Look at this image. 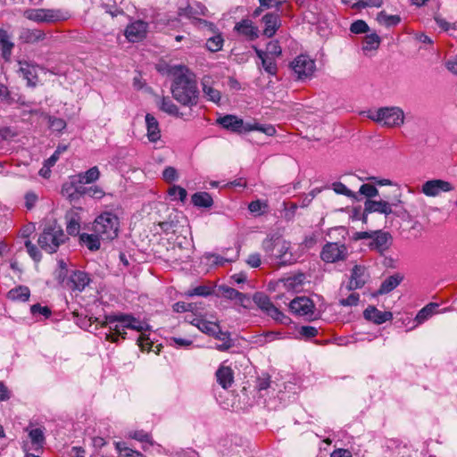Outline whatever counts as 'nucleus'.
I'll list each match as a JSON object with an SVG mask.
<instances>
[{"instance_id": "f257e3e1", "label": "nucleus", "mask_w": 457, "mask_h": 457, "mask_svg": "<svg viewBox=\"0 0 457 457\" xmlns=\"http://www.w3.org/2000/svg\"><path fill=\"white\" fill-rule=\"evenodd\" d=\"M172 76V96L184 106H195L198 103L199 91L195 74L185 65H173L168 70Z\"/></svg>"}, {"instance_id": "f03ea898", "label": "nucleus", "mask_w": 457, "mask_h": 457, "mask_svg": "<svg viewBox=\"0 0 457 457\" xmlns=\"http://www.w3.org/2000/svg\"><path fill=\"white\" fill-rule=\"evenodd\" d=\"M368 118L386 128H398L404 123L405 116L402 108L389 106L370 112Z\"/></svg>"}, {"instance_id": "7ed1b4c3", "label": "nucleus", "mask_w": 457, "mask_h": 457, "mask_svg": "<svg viewBox=\"0 0 457 457\" xmlns=\"http://www.w3.org/2000/svg\"><path fill=\"white\" fill-rule=\"evenodd\" d=\"M120 221L117 215L104 212L97 216L93 223V231L100 236L102 240H112L118 237Z\"/></svg>"}, {"instance_id": "20e7f679", "label": "nucleus", "mask_w": 457, "mask_h": 457, "mask_svg": "<svg viewBox=\"0 0 457 457\" xmlns=\"http://www.w3.org/2000/svg\"><path fill=\"white\" fill-rule=\"evenodd\" d=\"M67 239L61 227L56 225H49L46 227L40 234L37 243L41 249L53 253H55L61 244Z\"/></svg>"}, {"instance_id": "39448f33", "label": "nucleus", "mask_w": 457, "mask_h": 457, "mask_svg": "<svg viewBox=\"0 0 457 457\" xmlns=\"http://www.w3.org/2000/svg\"><path fill=\"white\" fill-rule=\"evenodd\" d=\"M208 12L207 8L200 4H187L186 7H180L178 11L179 16H183L187 19L193 20L195 24L202 25L207 28L210 31L215 32L216 27L212 22L198 18L199 16H206Z\"/></svg>"}, {"instance_id": "423d86ee", "label": "nucleus", "mask_w": 457, "mask_h": 457, "mask_svg": "<svg viewBox=\"0 0 457 457\" xmlns=\"http://www.w3.org/2000/svg\"><path fill=\"white\" fill-rule=\"evenodd\" d=\"M254 303L263 311L268 316L276 321L287 324L289 318L279 311L270 301V297L262 292H257L253 296Z\"/></svg>"}, {"instance_id": "0eeeda50", "label": "nucleus", "mask_w": 457, "mask_h": 457, "mask_svg": "<svg viewBox=\"0 0 457 457\" xmlns=\"http://www.w3.org/2000/svg\"><path fill=\"white\" fill-rule=\"evenodd\" d=\"M24 16L35 22L46 23L64 21L68 18L67 14L61 10L54 9H29L24 12Z\"/></svg>"}, {"instance_id": "6e6552de", "label": "nucleus", "mask_w": 457, "mask_h": 457, "mask_svg": "<svg viewBox=\"0 0 457 457\" xmlns=\"http://www.w3.org/2000/svg\"><path fill=\"white\" fill-rule=\"evenodd\" d=\"M290 66L299 80L311 79L316 71L315 61L306 54L295 57Z\"/></svg>"}, {"instance_id": "1a4fd4ad", "label": "nucleus", "mask_w": 457, "mask_h": 457, "mask_svg": "<svg viewBox=\"0 0 457 457\" xmlns=\"http://www.w3.org/2000/svg\"><path fill=\"white\" fill-rule=\"evenodd\" d=\"M91 282L90 276L82 270H73L66 278H62L60 284L71 291L82 292Z\"/></svg>"}, {"instance_id": "9d476101", "label": "nucleus", "mask_w": 457, "mask_h": 457, "mask_svg": "<svg viewBox=\"0 0 457 457\" xmlns=\"http://www.w3.org/2000/svg\"><path fill=\"white\" fill-rule=\"evenodd\" d=\"M393 206H397V203H389L384 200L367 199L364 202V209L360 218L362 223H368V215L372 212H378L386 216L393 213Z\"/></svg>"}, {"instance_id": "9b49d317", "label": "nucleus", "mask_w": 457, "mask_h": 457, "mask_svg": "<svg viewBox=\"0 0 457 457\" xmlns=\"http://www.w3.org/2000/svg\"><path fill=\"white\" fill-rule=\"evenodd\" d=\"M348 255V251L344 244L327 243L321 252L320 258L328 263H334L345 260Z\"/></svg>"}, {"instance_id": "f8f14e48", "label": "nucleus", "mask_w": 457, "mask_h": 457, "mask_svg": "<svg viewBox=\"0 0 457 457\" xmlns=\"http://www.w3.org/2000/svg\"><path fill=\"white\" fill-rule=\"evenodd\" d=\"M270 260L281 266L293 264L296 259L291 252L290 242L285 239L281 242H278Z\"/></svg>"}, {"instance_id": "ddd939ff", "label": "nucleus", "mask_w": 457, "mask_h": 457, "mask_svg": "<svg viewBox=\"0 0 457 457\" xmlns=\"http://www.w3.org/2000/svg\"><path fill=\"white\" fill-rule=\"evenodd\" d=\"M289 308L293 313L298 316H304L309 319H312L315 305L310 298L300 296L290 302Z\"/></svg>"}, {"instance_id": "4468645a", "label": "nucleus", "mask_w": 457, "mask_h": 457, "mask_svg": "<svg viewBox=\"0 0 457 457\" xmlns=\"http://www.w3.org/2000/svg\"><path fill=\"white\" fill-rule=\"evenodd\" d=\"M453 189V187L448 181L442 179H431L426 181L422 185L421 191L427 196L435 197L439 195L442 192H449Z\"/></svg>"}, {"instance_id": "2eb2a0df", "label": "nucleus", "mask_w": 457, "mask_h": 457, "mask_svg": "<svg viewBox=\"0 0 457 457\" xmlns=\"http://www.w3.org/2000/svg\"><path fill=\"white\" fill-rule=\"evenodd\" d=\"M391 244L392 237L388 232L375 230L369 247L382 255L389 249Z\"/></svg>"}, {"instance_id": "dca6fc26", "label": "nucleus", "mask_w": 457, "mask_h": 457, "mask_svg": "<svg viewBox=\"0 0 457 457\" xmlns=\"http://www.w3.org/2000/svg\"><path fill=\"white\" fill-rule=\"evenodd\" d=\"M147 29L148 23L138 20L127 26L125 36L130 42H139L146 37Z\"/></svg>"}, {"instance_id": "f3484780", "label": "nucleus", "mask_w": 457, "mask_h": 457, "mask_svg": "<svg viewBox=\"0 0 457 457\" xmlns=\"http://www.w3.org/2000/svg\"><path fill=\"white\" fill-rule=\"evenodd\" d=\"M115 321H122V326L141 332L144 324L130 314H114L106 316V323L112 324Z\"/></svg>"}, {"instance_id": "a211bd4d", "label": "nucleus", "mask_w": 457, "mask_h": 457, "mask_svg": "<svg viewBox=\"0 0 457 457\" xmlns=\"http://www.w3.org/2000/svg\"><path fill=\"white\" fill-rule=\"evenodd\" d=\"M217 122L220 125H221L224 129L233 132H247V129H245V127H247V122L245 123L242 119H239L235 115H225L223 117L219 118L217 120Z\"/></svg>"}, {"instance_id": "6ab92c4d", "label": "nucleus", "mask_w": 457, "mask_h": 457, "mask_svg": "<svg viewBox=\"0 0 457 457\" xmlns=\"http://www.w3.org/2000/svg\"><path fill=\"white\" fill-rule=\"evenodd\" d=\"M368 274L366 268L361 265H355L352 270L350 280L347 285L349 291L361 288L367 281Z\"/></svg>"}, {"instance_id": "aec40b11", "label": "nucleus", "mask_w": 457, "mask_h": 457, "mask_svg": "<svg viewBox=\"0 0 457 457\" xmlns=\"http://www.w3.org/2000/svg\"><path fill=\"white\" fill-rule=\"evenodd\" d=\"M365 320L377 325H381L393 319L391 312H381L373 305H369L363 312Z\"/></svg>"}, {"instance_id": "412c9836", "label": "nucleus", "mask_w": 457, "mask_h": 457, "mask_svg": "<svg viewBox=\"0 0 457 457\" xmlns=\"http://www.w3.org/2000/svg\"><path fill=\"white\" fill-rule=\"evenodd\" d=\"M62 194L70 200H75L86 195V187L79 183L77 178H73L71 181L62 185Z\"/></svg>"}, {"instance_id": "4be33fe9", "label": "nucleus", "mask_w": 457, "mask_h": 457, "mask_svg": "<svg viewBox=\"0 0 457 457\" xmlns=\"http://www.w3.org/2000/svg\"><path fill=\"white\" fill-rule=\"evenodd\" d=\"M66 231L71 236H76L80 230L81 218L78 209H71L65 214Z\"/></svg>"}, {"instance_id": "5701e85b", "label": "nucleus", "mask_w": 457, "mask_h": 457, "mask_svg": "<svg viewBox=\"0 0 457 457\" xmlns=\"http://www.w3.org/2000/svg\"><path fill=\"white\" fill-rule=\"evenodd\" d=\"M253 50L258 58L261 60L262 67L264 71L271 76L276 75L278 72L277 59L267 55L264 54L263 50L259 49L256 46H253Z\"/></svg>"}, {"instance_id": "b1692460", "label": "nucleus", "mask_w": 457, "mask_h": 457, "mask_svg": "<svg viewBox=\"0 0 457 457\" xmlns=\"http://www.w3.org/2000/svg\"><path fill=\"white\" fill-rule=\"evenodd\" d=\"M188 322L195 326L200 331L209 336L214 337L220 328L219 323L208 321L201 317H194L192 320H187Z\"/></svg>"}, {"instance_id": "393cba45", "label": "nucleus", "mask_w": 457, "mask_h": 457, "mask_svg": "<svg viewBox=\"0 0 457 457\" xmlns=\"http://www.w3.org/2000/svg\"><path fill=\"white\" fill-rule=\"evenodd\" d=\"M216 379L222 388H228L234 381V372L232 369L228 366L221 365L216 371Z\"/></svg>"}, {"instance_id": "a878e982", "label": "nucleus", "mask_w": 457, "mask_h": 457, "mask_svg": "<svg viewBox=\"0 0 457 457\" xmlns=\"http://www.w3.org/2000/svg\"><path fill=\"white\" fill-rule=\"evenodd\" d=\"M19 72L22 75L23 79L27 80L29 86L35 87L37 80L36 66L27 62H19Z\"/></svg>"}, {"instance_id": "bb28decb", "label": "nucleus", "mask_w": 457, "mask_h": 457, "mask_svg": "<svg viewBox=\"0 0 457 457\" xmlns=\"http://www.w3.org/2000/svg\"><path fill=\"white\" fill-rule=\"evenodd\" d=\"M403 279V276L399 273L389 276L381 283L380 287L376 295H385L390 293L400 285Z\"/></svg>"}, {"instance_id": "cd10ccee", "label": "nucleus", "mask_w": 457, "mask_h": 457, "mask_svg": "<svg viewBox=\"0 0 457 457\" xmlns=\"http://www.w3.org/2000/svg\"><path fill=\"white\" fill-rule=\"evenodd\" d=\"M262 21L265 25V28L263 29V33L268 37H272L278 28L279 27V17L276 13H267L262 17Z\"/></svg>"}, {"instance_id": "c85d7f7f", "label": "nucleus", "mask_w": 457, "mask_h": 457, "mask_svg": "<svg viewBox=\"0 0 457 457\" xmlns=\"http://www.w3.org/2000/svg\"><path fill=\"white\" fill-rule=\"evenodd\" d=\"M46 34L40 29H22L19 37L24 43L33 44L45 38Z\"/></svg>"}, {"instance_id": "c756f323", "label": "nucleus", "mask_w": 457, "mask_h": 457, "mask_svg": "<svg viewBox=\"0 0 457 457\" xmlns=\"http://www.w3.org/2000/svg\"><path fill=\"white\" fill-rule=\"evenodd\" d=\"M147 137L151 142H156L161 137V131L157 120L150 113L145 115Z\"/></svg>"}, {"instance_id": "7c9ffc66", "label": "nucleus", "mask_w": 457, "mask_h": 457, "mask_svg": "<svg viewBox=\"0 0 457 457\" xmlns=\"http://www.w3.org/2000/svg\"><path fill=\"white\" fill-rule=\"evenodd\" d=\"M105 325H108V323H106V320L104 321L103 326H105ZM122 325H123L122 321H115L112 324H109L111 332L105 334L106 340L111 341V342H117L119 337L125 338V335H126L125 329L128 328L123 327Z\"/></svg>"}, {"instance_id": "2f4dec72", "label": "nucleus", "mask_w": 457, "mask_h": 457, "mask_svg": "<svg viewBox=\"0 0 457 457\" xmlns=\"http://www.w3.org/2000/svg\"><path fill=\"white\" fill-rule=\"evenodd\" d=\"M13 46L14 45L10 41L7 32L0 30V55L8 61L12 54Z\"/></svg>"}, {"instance_id": "473e14b6", "label": "nucleus", "mask_w": 457, "mask_h": 457, "mask_svg": "<svg viewBox=\"0 0 457 457\" xmlns=\"http://www.w3.org/2000/svg\"><path fill=\"white\" fill-rule=\"evenodd\" d=\"M214 337L221 342L220 344H217L215 345V349L218 351L225 352L234 345L233 340L230 337V334L228 332L222 331L220 328L214 335Z\"/></svg>"}, {"instance_id": "72a5a7b5", "label": "nucleus", "mask_w": 457, "mask_h": 457, "mask_svg": "<svg viewBox=\"0 0 457 457\" xmlns=\"http://www.w3.org/2000/svg\"><path fill=\"white\" fill-rule=\"evenodd\" d=\"M283 239L284 238L278 234H271L268 235L262 241V247L270 259L277 247V243L281 242Z\"/></svg>"}, {"instance_id": "f704fd0d", "label": "nucleus", "mask_w": 457, "mask_h": 457, "mask_svg": "<svg viewBox=\"0 0 457 457\" xmlns=\"http://www.w3.org/2000/svg\"><path fill=\"white\" fill-rule=\"evenodd\" d=\"M192 203L195 206L202 208H210L213 204L212 195L207 192L195 193L191 197Z\"/></svg>"}, {"instance_id": "c9c22d12", "label": "nucleus", "mask_w": 457, "mask_h": 457, "mask_svg": "<svg viewBox=\"0 0 457 457\" xmlns=\"http://www.w3.org/2000/svg\"><path fill=\"white\" fill-rule=\"evenodd\" d=\"M30 295V291L28 287L25 286H19L15 288L11 289L8 294L7 297L12 301H20V302H26L29 300Z\"/></svg>"}, {"instance_id": "e433bc0d", "label": "nucleus", "mask_w": 457, "mask_h": 457, "mask_svg": "<svg viewBox=\"0 0 457 457\" xmlns=\"http://www.w3.org/2000/svg\"><path fill=\"white\" fill-rule=\"evenodd\" d=\"M100 236L95 232L93 234L82 233L79 235V241L91 251L100 248Z\"/></svg>"}, {"instance_id": "4c0bfd02", "label": "nucleus", "mask_w": 457, "mask_h": 457, "mask_svg": "<svg viewBox=\"0 0 457 457\" xmlns=\"http://www.w3.org/2000/svg\"><path fill=\"white\" fill-rule=\"evenodd\" d=\"M235 29L239 34L247 37L249 39H254L257 37V31L253 26L252 21L248 20H244L237 23Z\"/></svg>"}, {"instance_id": "58836bf2", "label": "nucleus", "mask_w": 457, "mask_h": 457, "mask_svg": "<svg viewBox=\"0 0 457 457\" xmlns=\"http://www.w3.org/2000/svg\"><path fill=\"white\" fill-rule=\"evenodd\" d=\"M100 177V171L96 166H94L85 172L79 173L76 178L82 186L96 181Z\"/></svg>"}, {"instance_id": "ea45409f", "label": "nucleus", "mask_w": 457, "mask_h": 457, "mask_svg": "<svg viewBox=\"0 0 457 457\" xmlns=\"http://www.w3.org/2000/svg\"><path fill=\"white\" fill-rule=\"evenodd\" d=\"M203 92L208 97V99L215 104H219L221 96L219 90L209 85L208 79H204L202 82Z\"/></svg>"}, {"instance_id": "a19ab883", "label": "nucleus", "mask_w": 457, "mask_h": 457, "mask_svg": "<svg viewBox=\"0 0 457 457\" xmlns=\"http://www.w3.org/2000/svg\"><path fill=\"white\" fill-rule=\"evenodd\" d=\"M377 21L386 27L396 26L401 21L399 15H390L385 11H381L378 13Z\"/></svg>"}, {"instance_id": "79ce46f5", "label": "nucleus", "mask_w": 457, "mask_h": 457, "mask_svg": "<svg viewBox=\"0 0 457 457\" xmlns=\"http://www.w3.org/2000/svg\"><path fill=\"white\" fill-rule=\"evenodd\" d=\"M245 129H247V132L256 130V131L262 132L269 137L274 136L276 134L275 127L272 125H270V124L265 125V124H260V123H256V122H254V123L247 122V127H245Z\"/></svg>"}, {"instance_id": "37998d69", "label": "nucleus", "mask_w": 457, "mask_h": 457, "mask_svg": "<svg viewBox=\"0 0 457 457\" xmlns=\"http://www.w3.org/2000/svg\"><path fill=\"white\" fill-rule=\"evenodd\" d=\"M42 115L47 120L49 128L53 131L61 132L66 128V122L63 119L56 118L46 113H42Z\"/></svg>"}, {"instance_id": "c03bdc74", "label": "nucleus", "mask_w": 457, "mask_h": 457, "mask_svg": "<svg viewBox=\"0 0 457 457\" xmlns=\"http://www.w3.org/2000/svg\"><path fill=\"white\" fill-rule=\"evenodd\" d=\"M438 307V304L436 303H429L423 307L416 315L415 320L418 323H422L425 320H427L428 318H430L434 312L435 310Z\"/></svg>"}, {"instance_id": "a18cd8bd", "label": "nucleus", "mask_w": 457, "mask_h": 457, "mask_svg": "<svg viewBox=\"0 0 457 457\" xmlns=\"http://www.w3.org/2000/svg\"><path fill=\"white\" fill-rule=\"evenodd\" d=\"M29 436L32 445H35V449L37 450L43 447L45 443L44 432L41 428H34L29 432Z\"/></svg>"}, {"instance_id": "49530a36", "label": "nucleus", "mask_w": 457, "mask_h": 457, "mask_svg": "<svg viewBox=\"0 0 457 457\" xmlns=\"http://www.w3.org/2000/svg\"><path fill=\"white\" fill-rule=\"evenodd\" d=\"M223 42L224 40L221 34L218 33L207 39L206 47L211 52H218L221 50Z\"/></svg>"}, {"instance_id": "de8ad7c7", "label": "nucleus", "mask_w": 457, "mask_h": 457, "mask_svg": "<svg viewBox=\"0 0 457 457\" xmlns=\"http://www.w3.org/2000/svg\"><path fill=\"white\" fill-rule=\"evenodd\" d=\"M160 109L170 115H178L179 108L178 106L169 98L162 97L159 103Z\"/></svg>"}, {"instance_id": "09e8293b", "label": "nucleus", "mask_w": 457, "mask_h": 457, "mask_svg": "<svg viewBox=\"0 0 457 457\" xmlns=\"http://www.w3.org/2000/svg\"><path fill=\"white\" fill-rule=\"evenodd\" d=\"M380 37L376 33L367 35L363 41L362 49L364 51L375 50L379 46Z\"/></svg>"}, {"instance_id": "8fccbe9b", "label": "nucleus", "mask_w": 457, "mask_h": 457, "mask_svg": "<svg viewBox=\"0 0 457 457\" xmlns=\"http://www.w3.org/2000/svg\"><path fill=\"white\" fill-rule=\"evenodd\" d=\"M263 52L267 55L278 59L282 54V47L280 46L278 41L271 40L267 44L266 49L263 50Z\"/></svg>"}, {"instance_id": "3c124183", "label": "nucleus", "mask_w": 457, "mask_h": 457, "mask_svg": "<svg viewBox=\"0 0 457 457\" xmlns=\"http://www.w3.org/2000/svg\"><path fill=\"white\" fill-rule=\"evenodd\" d=\"M128 436L131 439H135L139 442L148 443L150 445H154V442L152 440L151 435L145 430H134L128 434Z\"/></svg>"}, {"instance_id": "603ef678", "label": "nucleus", "mask_w": 457, "mask_h": 457, "mask_svg": "<svg viewBox=\"0 0 457 457\" xmlns=\"http://www.w3.org/2000/svg\"><path fill=\"white\" fill-rule=\"evenodd\" d=\"M332 188L338 195H343L355 200L358 199L357 194L348 189L346 186L341 182L333 183Z\"/></svg>"}, {"instance_id": "864d4df0", "label": "nucleus", "mask_w": 457, "mask_h": 457, "mask_svg": "<svg viewBox=\"0 0 457 457\" xmlns=\"http://www.w3.org/2000/svg\"><path fill=\"white\" fill-rule=\"evenodd\" d=\"M68 146L65 145H60L57 146L54 153L45 162V167L51 168L59 160L60 155L67 150Z\"/></svg>"}, {"instance_id": "5fc2aeb1", "label": "nucleus", "mask_w": 457, "mask_h": 457, "mask_svg": "<svg viewBox=\"0 0 457 457\" xmlns=\"http://www.w3.org/2000/svg\"><path fill=\"white\" fill-rule=\"evenodd\" d=\"M30 312L35 317H37L38 315H42L46 319L49 318L52 314V311L50 310L49 307L42 306L39 303L31 305Z\"/></svg>"}, {"instance_id": "6e6d98bb", "label": "nucleus", "mask_w": 457, "mask_h": 457, "mask_svg": "<svg viewBox=\"0 0 457 457\" xmlns=\"http://www.w3.org/2000/svg\"><path fill=\"white\" fill-rule=\"evenodd\" d=\"M211 294H212V290L209 287L201 285V286L195 287L193 289L188 290L186 293V295H187L189 297L195 296V295L208 296Z\"/></svg>"}, {"instance_id": "4d7b16f0", "label": "nucleus", "mask_w": 457, "mask_h": 457, "mask_svg": "<svg viewBox=\"0 0 457 457\" xmlns=\"http://www.w3.org/2000/svg\"><path fill=\"white\" fill-rule=\"evenodd\" d=\"M359 194L365 195L368 199L375 197L378 195V188L371 184H363L359 189Z\"/></svg>"}, {"instance_id": "13d9d810", "label": "nucleus", "mask_w": 457, "mask_h": 457, "mask_svg": "<svg viewBox=\"0 0 457 457\" xmlns=\"http://www.w3.org/2000/svg\"><path fill=\"white\" fill-rule=\"evenodd\" d=\"M350 31L353 34H361L369 31L368 24L362 20H357L351 24Z\"/></svg>"}, {"instance_id": "bf43d9fd", "label": "nucleus", "mask_w": 457, "mask_h": 457, "mask_svg": "<svg viewBox=\"0 0 457 457\" xmlns=\"http://www.w3.org/2000/svg\"><path fill=\"white\" fill-rule=\"evenodd\" d=\"M170 196L178 197L181 202H184L187 198V190L179 186H172L168 191Z\"/></svg>"}, {"instance_id": "052dcab7", "label": "nucleus", "mask_w": 457, "mask_h": 457, "mask_svg": "<svg viewBox=\"0 0 457 457\" xmlns=\"http://www.w3.org/2000/svg\"><path fill=\"white\" fill-rule=\"evenodd\" d=\"M162 179L168 183L176 181L179 179L177 170L171 166L166 167L162 171Z\"/></svg>"}, {"instance_id": "680f3d73", "label": "nucleus", "mask_w": 457, "mask_h": 457, "mask_svg": "<svg viewBox=\"0 0 457 457\" xmlns=\"http://www.w3.org/2000/svg\"><path fill=\"white\" fill-rule=\"evenodd\" d=\"M298 332L301 337L306 339H310L317 336L318 329L312 326H302Z\"/></svg>"}, {"instance_id": "e2e57ef3", "label": "nucleus", "mask_w": 457, "mask_h": 457, "mask_svg": "<svg viewBox=\"0 0 457 457\" xmlns=\"http://www.w3.org/2000/svg\"><path fill=\"white\" fill-rule=\"evenodd\" d=\"M360 300L358 293H352L348 297L339 300V304L342 306H356Z\"/></svg>"}, {"instance_id": "0e129e2a", "label": "nucleus", "mask_w": 457, "mask_h": 457, "mask_svg": "<svg viewBox=\"0 0 457 457\" xmlns=\"http://www.w3.org/2000/svg\"><path fill=\"white\" fill-rule=\"evenodd\" d=\"M25 246L27 248L29 254L34 261L38 262L41 259L40 252L38 251L37 246L31 243L30 240L25 241Z\"/></svg>"}, {"instance_id": "69168bd1", "label": "nucleus", "mask_w": 457, "mask_h": 457, "mask_svg": "<svg viewBox=\"0 0 457 457\" xmlns=\"http://www.w3.org/2000/svg\"><path fill=\"white\" fill-rule=\"evenodd\" d=\"M435 21L437 24L438 27H440L444 31H449L451 29H456V24L455 23H450L446 21L444 18L441 16H435Z\"/></svg>"}, {"instance_id": "338daca9", "label": "nucleus", "mask_w": 457, "mask_h": 457, "mask_svg": "<svg viewBox=\"0 0 457 457\" xmlns=\"http://www.w3.org/2000/svg\"><path fill=\"white\" fill-rule=\"evenodd\" d=\"M223 295L229 300H237V297L242 296V293L229 287H222Z\"/></svg>"}, {"instance_id": "774afa93", "label": "nucleus", "mask_w": 457, "mask_h": 457, "mask_svg": "<svg viewBox=\"0 0 457 457\" xmlns=\"http://www.w3.org/2000/svg\"><path fill=\"white\" fill-rule=\"evenodd\" d=\"M445 68L453 75H457V54L450 57L445 63Z\"/></svg>"}]
</instances>
